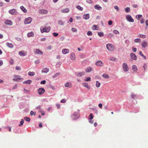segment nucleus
Masks as SVG:
<instances>
[{
  "label": "nucleus",
  "mask_w": 148,
  "mask_h": 148,
  "mask_svg": "<svg viewBox=\"0 0 148 148\" xmlns=\"http://www.w3.org/2000/svg\"><path fill=\"white\" fill-rule=\"evenodd\" d=\"M51 29L50 27H45L42 26L40 28V30L41 33H43L44 32H48L50 31Z\"/></svg>",
  "instance_id": "f257e3e1"
},
{
  "label": "nucleus",
  "mask_w": 148,
  "mask_h": 148,
  "mask_svg": "<svg viewBox=\"0 0 148 148\" xmlns=\"http://www.w3.org/2000/svg\"><path fill=\"white\" fill-rule=\"evenodd\" d=\"M77 112H76L71 115V118L73 120H75L78 119L79 116V110H77Z\"/></svg>",
  "instance_id": "f03ea898"
},
{
  "label": "nucleus",
  "mask_w": 148,
  "mask_h": 148,
  "mask_svg": "<svg viewBox=\"0 0 148 148\" xmlns=\"http://www.w3.org/2000/svg\"><path fill=\"white\" fill-rule=\"evenodd\" d=\"M106 48L110 51H113L115 49V47L110 44H108L106 45Z\"/></svg>",
  "instance_id": "7ed1b4c3"
},
{
  "label": "nucleus",
  "mask_w": 148,
  "mask_h": 148,
  "mask_svg": "<svg viewBox=\"0 0 148 148\" xmlns=\"http://www.w3.org/2000/svg\"><path fill=\"white\" fill-rule=\"evenodd\" d=\"M123 68V70L125 72H127L129 70V68L126 63L124 62L122 65Z\"/></svg>",
  "instance_id": "20e7f679"
},
{
  "label": "nucleus",
  "mask_w": 148,
  "mask_h": 148,
  "mask_svg": "<svg viewBox=\"0 0 148 148\" xmlns=\"http://www.w3.org/2000/svg\"><path fill=\"white\" fill-rule=\"evenodd\" d=\"M126 19L130 22H133L134 21V19L130 15H127L126 16Z\"/></svg>",
  "instance_id": "39448f33"
},
{
  "label": "nucleus",
  "mask_w": 148,
  "mask_h": 148,
  "mask_svg": "<svg viewBox=\"0 0 148 148\" xmlns=\"http://www.w3.org/2000/svg\"><path fill=\"white\" fill-rule=\"evenodd\" d=\"M32 21V18L30 17H28L25 18L24 21L25 24H27L30 23Z\"/></svg>",
  "instance_id": "423d86ee"
},
{
  "label": "nucleus",
  "mask_w": 148,
  "mask_h": 148,
  "mask_svg": "<svg viewBox=\"0 0 148 148\" xmlns=\"http://www.w3.org/2000/svg\"><path fill=\"white\" fill-rule=\"evenodd\" d=\"M9 12L12 15H16L17 13V12L15 9H13L9 11Z\"/></svg>",
  "instance_id": "0eeeda50"
},
{
  "label": "nucleus",
  "mask_w": 148,
  "mask_h": 148,
  "mask_svg": "<svg viewBox=\"0 0 148 148\" xmlns=\"http://www.w3.org/2000/svg\"><path fill=\"white\" fill-rule=\"evenodd\" d=\"M45 92V90L43 88H40L38 90V93L40 95L43 94Z\"/></svg>",
  "instance_id": "6e6552de"
},
{
  "label": "nucleus",
  "mask_w": 148,
  "mask_h": 148,
  "mask_svg": "<svg viewBox=\"0 0 148 148\" xmlns=\"http://www.w3.org/2000/svg\"><path fill=\"white\" fill-rule=\"evenodd\" d=\"M130 56L133 60H136L137 59V57L134 53H131L130 54Z\"/></svg>",
  "instance_id": "1a4fd4ad"
},
{
  "label": "nucleus",
  "mask_w": 148,
  "mask_h": 148,
  "mask_svg": "<svg viewBox=\"0 0 148 148\" xmlns=\"http://www.w3.org/2000/svg\"><path fill=\"white\" fill-rule=\"evenodd\" d=\"M85 74V73L84 72H76L75 73V75L77 76L80 77L82 76V75H84Z\"/></svg>",
  "instance_id": "9d476101"
},
{
  "label": "nucleus",
  "mask_w": 148,
  "mask_h": 148,
  "mask_svg": "<svg viewBox=\"0 0 148 148\" xmlns=\"http://www.w3.org/2000/svg\"><path fill=\"white\" fill-rule=\"evenodd\" d=\"M148 45V42L146 41H144L141 43V46L142 47L145 48Z\"/></svg>",
  "instance_id": "9b49d317"
},
{
  "label": "nucleus",
  "mask_w": 148,
  "mask_h": 148,
  "mask_svg": "<svg viewBox=\"0 0 148 148\" xmlns=\"http://www.w3.org/2000/svg\"><path fill=\"white\" fill-rule=\"evenodd\" d=\"M39 13L41 14H46L48 13V11L45 10H39Z\"/></svg>",
  "instance_id": "f8f14e48"
},
{
  "label": "nucleus",
  "mask_w": 148,
  "mask_h": 148,
  "mask_svg": "<svg viewBox=\"0 0 148 148\" xmlns=\"http://www.w3.org/2000/svg\"><path fill=\"white\" fill-rule=\"evenodd\" d=\"M94 8L95 9L98 10H101L102 9V7L99 4H96L94 6Z\"/></svg>",
  "instance_id": "ddd939ff"
},
{
  "label": "nucleus",
  "mask_w": 148,
  "mask_h": 148,
  "mask_svg": "<svg viewBox=\"0 0 148 148\" xmlns=\"http://www.w3.org/2000/svg\"><path fill=\"white\" fill-rule=\"evenodd\" d=\"M96 64L97 66H102L103 65V63L101 61H99L96 62Z\"/></svg>",
  "instance_id": "4468645a"
},
{
  "label": "nucleus",
  "mask_w": 148,
  "mask_h": 148,
  "mask_svg": "<svg viewBox=\"0 0 148 148\" xmlns=\"http://www.w3.org/2000/svg\"><path fill=\"white\" fill-rule=\"evenodd\" d=\"M83 18L85 20H88L90 18V14H84L83 15Z\"/></svg>",
  "instance_id": "2eb2a0df"
},
{
  "label": "nucleus",
  "mask_w": 148,
  "mask_h": 148,
  "mask_svg": "<svg viewBox=\"0 0 148 148\" xmlns=\"http://www.w3.org/2000/svg\"><path fill=\"white\" fill-rule=\"evenodd\" d=\"M5 23L6 25H12L13 24V23L11 20H6L5 21Z\"/></svg>",
  "instance_id": "dca6fc26"
},
{
  "label": "nucleus",
  "mask_w": 148,
  "mask_h": 148,
  "mask_svg": "<svg viewBox=\"0 0 148 148\" xmlns=\"http://www.w3.org/2000/svg\"><path fill=\"white\" fill-rule=\"evenodd\" d=\"M19 54L21 56H23L26 55L27 53L24 52L23 51H20L19 52Z\"/></svg>",
  "instance_id": "f3484780"
},
{
  "label": "nucleus",
  "mask_w": 148,
  "mask_h": 148,
  "mask_svg": "<svg viewBox=\"0 0 148 148\" xmlns=\"http://www.w3.org/2000/svg\"><path fill=\"white\" fill-rule=\"evenodd\" d=\"M62 52L64 54H66L69 52V51L68 49H63L62 51Z\"/></svg>",
  "instance_id": "a211bd4d"
},
{
  "label": "nucleus",
  "mask_w": 148,
  "mask_h": 148,
  "mask_svg": "<svg viewBox=\"0 0 148 148\" xmlns=\"http://www.w3.org/2000/svg\"><path fill=\"white\" fill-rule=\"evenodd\" d=\"M14 78L13 79V80L14 81L18 82L20 79L19 78L20 76L19 75H14Z\"/></svg>",
  "instance_id": "6ab92c4d"
},
{
  "label": "nucleus",
  "mask_w": 148,
  "mask_h": 148,
  "mask_svg": "<svg viewBox=\"0 0 148 148\" xmlns=\"http://www.w3.org/2000/svg\"><path fill=\"white\" fill-rule=\"evenodd\" d=\"M49 69L48 68H45L43 69L42 70V73H47L49 72Z\"/></svg>",
  "instance_id": "aec40b11"
},
{
  "label": "nucleus",
  "mask_w": 148,
  "mask_h": 148,
  "mask_svg": "<svg viewBox=\"0 0 148 148\" xmlns=\"http://www.w3.org/2000/svg\"><path fill=\"white\" fill-rule=\"evenodd\" d=\"M6 45L7 47L10 48H12L14 47V45L12 43H10L8 42L6 43Z\"/></svg>",
  "instance_id": "412c9836"
},
{
  "label": "nucleus",
  "mask_w": 148,
  "mask_h": 148,
  "mask_svg": "<svg viewBox=\"0 0 148 148\" xmlns=\"http://www.w3.org/2000/svg\"><path fill=\"white\" fill-rule=\"evenodd\" d=\"M32 82V81L31 80H27V81H25L23 82V83L24 84H30Z\"/></svg>",
  "instance_id": "4be33fe9"
},
{
  "label": "nucleus",
  "mask_w": 148,
  "mask_h": 148,
  "mask_svg": "<svg viewBox=\"0 0 148 148\" xmlns=\"http://www.w3.org/2000/svg\"><path fill=\"white\" fill-rule=\"evenodd\" d=\"M70 58L72 60H75V57L74 53L73 52L71 54Z\"/></svg>",
  "instance_id": "5701e85b"
},
{
  "label": "nucleus",
  "mask_w": 148,
  "mask_h": 148,
  "mask_svg": "<svg viewBox=\"0 0 148 148\" xmlns=\"http://www.w3.org/2000/svg\"><path fill=\"white\" fill-rule=\"evenodd\" d=\"M69 9L66 8L62 10H61V12L64 13H67L69 11Z\"/></svg>",
  "instance_id": "b1692460"
},
{
  "label": "nucleus",
  "mask_w": 148,
  "mask_h": 148,
  "mask_svg": "<svg viewBox=\"0 0 148 148\" xmlns=\"http://www.w3.org/2000/svg\"><path fill=\"white\" fill-rule=\"evenodd\" d=\"M71 83L70 82H67L65 84V86L70 88L71 86Z\"/></svg>",
  "instance_id": "393cba45"
},
{
  "label": "nucleus",
  "mask_w": 148,
  "mask_h": 148,
  "mask_svg": "<svg viewBox=\"0 0 148 148\" xmlns=\"http://www.w3.org/2000/svg\"><path fill=\"white\" fill-rule=\"evenodd\" d=\"M36 52L37 54H40L41 55L43 54V52L39 49H36Z\"/></svg>",
  "instance_id": "a878e982"
},
{
  "label": "nucleus",
  "mask_w": 148,
  "mask_h": 148,
  "mask_svg": "<svg viewBox=\"0 0 148 148\" xmlns=\"http://www.w3.org/2000/svg\"><path fill=\"white\" fill-rule=\"evenodd\" d=\"M58 24L60 25H63L64 24V22L60 20H58Z\"/></svg>",
  "instance_id": "bb28decb"
},
{
  "label": "nucleus",
  "mask_w": 148,
  "mask_h": 148,
  "mask_svg": "<svg viewBox=\"0 0 148 148\" xmlns=\"http://www.w3.org/2000/svg\"><path fill=\"white\" fill-rule=\"evenodd\" d=\"M93 69L92 67H88L86 70V71L87 72H89Z\"/></svg>",
  "instance_id": "cd10ccee"
},
{
  "label": "nucleus",
  "mask_w": 148,
  "mask_h": 148,
  "mask_svg": "<svg viewBox=\"0 0 148 148\" xmlns=\"http://www.w3.org/2000/svg\"><path fill=\"white\" fill-rule=\"evenodd\" d=\"M83 86L87 88L88 89H90V87L89 86L88 83H84L82 84Z\"/></svg>",
  "instance_id": "c85d7f7f"
},
{
  "label": "nucleus",
  "mask_w": 148,
  "mask_h": 148,
  "mask_svg": "<svg viewBox=\"0 0 148 148\" xmlns=\"http://www.w3.org/2000/svg\"><path fill=\"white\" fill-rule=\"evenodd\" d=\"M132 69L134 70L135 72L137 71V69L136 66L135 65H133L132 66Z\"/></svg>",
  "instance_id": "c756f323"
},
{
  "label": "nucleus",
  "mask_w": 148,
  "mask_h": 148,
  "mask_svg": "<svg viewBox=\"0 0 148 148\" xmlns=\"http://www.w3.org/2000/svg\"><path fill=\"white\" fill-rule=\"evenodd\" d=\"M20 8L22 10L24 13H26L27 12V10L23 6H21L20 7Z\"/></svg>",
  "instance_id": "7c9ffc66"
},
{
  "label": "nucleus",
  "mask_w": 148,
  "mask_h": 148,
  "mask_svg": "<svg viewBox=\"0 0 148 148\" xmlns=\"http://www.w3.org/2000/svg\"><path fill=\"white\" fill-rule=\"evenodd\" d=\"M27 37H29L31 36H33L34 35V33L33 32H30L28 33L27 34Z\"/></svg>",
  "instance_id": "2f4dec72"
},
{
  "label": "nucleus",
  "mask_w": 148,
  "mask_h": 148,
  "mask_svg": "<svg viewBox=\"0 0 148 148\" xmlns=\"http://www.w3.org/2000/svg\"><path fill=\"white\" fill-rule=\"evenodd\" d=\"M28 74L31 76H33L35 74V73L34 72L29 71L28 73Z\"/></svg>",
  "instance_id": "473e14b6"
},
{
  "label": "nucleus",
  "mask_w": 148,
  "mask_h": 148,
  "mask_svg": "<svg viewBox=\"0 0 148 148\" xmlns=\"http://www.w3.org/2000/svg\"><path fill=\"white\" fill-rule=\"evenodd\" d=\"M98 35L100 37H102L104 36L103 33V32H98Z\"/></svg>",
  "instance_id": "72a5a7b5"
},
{
  "label": "nucleus",
  "mask_w": 148,
  "mask_h": 148,
  "mask_svg": "<svg viewBox=\"0 0 148 148\" xmlns=\"http://www.w3.org/2000/svg\"><path fill=\"white\" fill-rule=\"evenodd\" d=\"M102 76L105 79H108L109 78V77L108 75L105 73L103 74Z\"/></svg>",
  "instance_id": "f704fd0d"
},
{
  "label": "nucleus",
  "mask_w": 148,
  "mask_h": 148,
  "mask_svg": "<svg viewBox=\"0 0 148 148\" xmlns=\"http://www.w3.org/2000/svg\"><path fill=\"white\" fill-rule=\"evenodd\" d=\"M91 80V78L89 77H87L85 78L84 80L86 81L87 82L90 81Z\"/></svg>",
  "instance_id": "c9c22d12"
},
{
  "label": "nucleus",
  "mask_w": 148,
  "mask_h": 148,
  "mask_svg": "<svg viewBox=\"0 0 148 148\" xmlns=\"http://www.w3.org/2000/svg\"><path fill=\"white\" fill-rule=\"evenodd\" d=\"M92 29L93 30H98L97 27V25H94L92 27Z\"/></svg>",
  "instance_id": "e433bc0d"
},
{
  "label": "nucleus",
  "mask_w": 148,
  "mask_h": 148,
  "mask_svg": "<svg viewBox=\"0 0 148 148\" xmlns=\"http://www.w3.org/2000/svg\"><path fill=\"white\" fill-rule=\"evenodd\" d=\"M76 8L78 9V10H81L82 11L83 10V8L82 7H81L80 5H77L76 6Z\"/></svg>",
  "instance_id": "4c0bfd02"
},
{
  "label": "nucleus",
  "mask_w": 148,
  "mask_h": 148,
  "mask_svg": "<svg viewBox=\"0 0 148 148\" xmlns=\"http://www.w3.org/2000/svg\"><path fill=\"white\" fill-rule=\"evenodd\" d=\"M24 119L27 122H29L30 121V119L29 118L26 116H25L24 117Z\"/></svg>",
  "instance_id": "58836bf2"
},
{
  "label": "nucleus",
  "mask_w": 148,
  "mask_h": 148,
  "mask_svg": "<svg viewBox=\"0 0 148 148\" xmlns=\"http://www.w3.org/2000/svg\"><path fill=\"white\" fill-rule=\"evenodd\" d=\"M139 54L141 56L143 57V58H144L145 59H146V56L143 55L141 51H140L139 52Z\"/></svg>",
  "instance_id": "ea45409f"
},
{
  "label": "nucleus",
  "mask_w": 148,
  "mask_h": 148,
  "mask_svg": "<svg viewBox=\"0 0 148 148\" xmlns=\"http://www.w3.org/2000/svg\"><path fill=\"white\" fill-rule=\"evenodd\" d=\"M125 10L126 12H130V9L129 7H127L125 9Z\"/></svg>",
  "instance_id": "a19ab883"
},
{
  "label": "nucleus",
  "mask_w": 148,
  "mask_h": 148,
  "mask_svg": "<svg viewBox=\"0 0 148 148\" xmlns=\"http://www.w3.org/2000/svg\"><path fill=\"white\" fill-rule=\"evenodd\" d=\"M100 83L98 81H96V86L98 88L99 87L100 85Z\"/></svg>",
  "instance_id": "79ce46f5"
},
{
  "label": "nucleus",
  "mask_w": 148,
  "mask_h": 148,
  "mask_svg": "<svg viewBox=\"0 0 148 148\" xmlns=\"http://www.w3.org/2000/svg\"><path fill=\"white\" fill-rule=\"evenodd\" d=\"M138 36L141 38H145L146 36L145 35H143V34H139L138 35Z\"/></svg>",
  "instance_id": "37998d69"
},
{
  "label": "nucleus",
  "mask_w": 148,
  "mask_h": 148,
  "mask_svg": "<svg viewBox=\"0 0 148 148\" xmlns=\"http://www.w3.org/2000/svg\"><path fill=\"white\" fill-rule=\"evenodd\" d=\"M93 116L92 113H90L89 116V119L90 120H91L93 119Z\"/></svg>",
  "instance_id": "c03bdc74"
},
{
  "label": "nucleus",
  "mask_w": 148,
  "mask_h": 148,
  "mask_svg": "<svg viewBox=\"0 0 148 148\" xmlns=\"http://www.w3.org/2000/svg\"><path fill=\"white\" fill-rule=\"evenodd\" d=\"M24 123V120L23 119H22L21 121L20 122V124L19 125V126H21Z\"/></svg>",
  "instance_id": "a18cd8bd"
},
{
  "label": "nucleus",
  "mask_w": 148,
  "mask_h": 148,
  "mask_svg": "<svg viewBox=\"0 0 148 148\" xmlns=\"http://www.w3.org/2000/svg\"><path fill=\"white\" fill-rule=\"evenodd\" d=\"M141 41V39L139 38H136L134 40V41L135 42H140Z\"/></svg>",
  "instance_id": "49530a36"
},
{
  "label": "nucleus",
  "mask_w": 148,
  "mask_h": 148,
  "mask_svg": "<svg viewBox=\"0 0 148 148\" xmlns=\"http://www.w3.org/2000/svg\"><path fill=\"white\" fill-rule=\"evenodd\" d=\"M87 35L88 36H91L92 35V34L91 32L90 31H89L87 33Z\"/></svg>",
  "instance_id": "de8ad7c7"
},
{
  "label": "nucleus",
  "mask_w": 148,
  "mask_h": 148,
  "mask_svg": "<svg viewBox=\"0 0 148 148\" xmlns=\"http://www.w3.org/2000/svg\"><path fill=\"white\" fill-rule=\"evenodd\" d=\"M60 75V73H56L55 75H54L53 77V78H56L57 77L58 75Z\"/></svg>",
  "instance_id": "09e8293b"
},
{
  "label": "nucleus",
  "mask_w": 148,
  "mask_h": 148,
  "mask_svg": "<svg viewBox=\"0 0 148 148\" xmlns=\"http://www.w3.org/2000/svg\"><path fill=\"white\" fill-rule=\"evenodd\" d=\"M113 32L116 34H119V32L117 30H114V31H113Z\"/></svg>",
  "instance_id": "8fccbe9b"
},
{
  "label": "nucleus",
  "mask_w": 148,
  "mask_h": 148,
  "mask_svg": "<svg viewBox=\"0 0 148 148\" xmlns=\"http://www.w3.org/2000/svg\"><path fill=\"white\" fill-rule=\"evenodd\" d=\"M114 8L117 11H119V8L118 6H114Z\"/></svg>",
  "instance_id": "3c124183"
},
{
  "label": "nucleus",
  "mask_w": 148,
  "mask_h": 148,
  "mask_svg": "<svg viewBox=\"0 0 148 148\" xmlns=\"http://www.w3.org/2000/svg\"><path fill=\"white\" fill-rule=\"evenodd\" d=\"M114 36V34L112 33H110L108 34V36L109 38H111Z\"/></svg>",
  "instance_id": "603ef678"
},
{
  "label": "nucleus",
  "mask_w": 148,
  "mask_h": 148,
  "mask_svg": "<svg viewBox=\"0 0 148 148\" xmlns=\"http://www.w3.org/2000/svg\"><path fill=\"white\" fill-rule=\"evenodd\" d=\"M142 16V15H140V14H139L138 15V17H136V18L138 20H139L140 18H141Z\"/></svg>",
  "instance_id": "864d4df0"
},
{
  "label": "nucleus",
  "mask_w": 148,
  "mask_h": 148,
  "mask_svg": "<svg viewBox=\"0 0 148 148\" xmlns=\"http://www.w3.org/2000/svg\"><path fill=\"white\" fill-rule=\"evenodd\" d=\"M72 31L73 32H77V30L76 28H72Z\"/></svg>",
  "instance_id": "5fc2aeb1"
},
{
  "label": "nucleus",
  "mask_w": 148,
  "mask_h": 148,
  "mask_svg": "<svg viewBox=\"0 0 148 148\" xmlns=\"http://www.w3.org/2000/svg\"><path fill=\"white\" fill-rule=\"evenodd\" d=\"M87 3H92V1L91 0H86Z\"/></svg>",
  "instance_id": "6e6d98bb"
},
{
  "label": "nucleus",
  "mask_w": 148,
  "mask_h": 148,
  "mask_svg": "<svg viewBox=\"0 0 148 148\" xmlns=\"http://www.w3.org/2000/svg\"><path fill=\"white\" fill-rule=\"evenodd\" d=\"M53 35L54 36L57 37L58 36V34L57 33L54 32L53 33Z\"/></svg>",
  "instance_id": "4d7b16f0"
},
{
  "label": "nucleus",
  "mask_w": 148,
  "mask_h": 148,
  "mask_svg": "<svg viewBox=\"0 0 148 148\" xmlns=\"http://www.w3.org/2000/svg\"><path fill=\"white\" fill-rule=\"evenodd\" d=\"M61 64V63L60 62H58L56 64V66L57 67H59Z\"/></svg>",
  "instance_id": "13d9d810"
},
{
  "label": "nucleus",
  "mask_w": 148,
  "mask_h": 148,
  "mask_svg": "<svg viewBox=\"0 0 148 148\" xmlns=\"http://www.w3.org/2000/svg\"><path fill=\"white\" fill-rule=\"evenodd\" d=\"M46 81L45 80H42V81L41 82H40V84H45V83H46Z\"/></svg>",
  "instance_id": "bf43d9fd"
},
{
  "label": "nucleus",
  "mask_w": 148,
  "mask_h": 148,
  "mask_svg": "<svg viewBox=\"0 0 148 148\" xmlns=\"http://www.w3.org/2000/svg\"><path fill=\"white\" fill-rule=\"evenodd\" d=\"M108 24L109 25H111L112 24V21H109L108 22Z\"/></svg>",
  "instance_id": "052dcab7"
},
{
  "label": "nucleus",
  "mask_w": 148,
  "mask_h": 148,
  "mask_svg": "<svg viewBox=\"0 0 148 148\" xmlns=\"http://www.w3.org/2000/svg\"><path fill=\"white\" fill-rule=\"evenodd\" d=\"M16 39L17 40V41H21L22 39L21 38H18V37H17L16 38Z\"/></svg>",
  "instance_id": "680f3d73"
},
{
  "label": "nucleus",
  "mask_w": 148,
  "mask_h": 148,
  "mask_svg": "<svg viewBox=\"0 0 148 148\" xmlns=\"http://www.w3.org/2000/svg\"><path fill=\"white\" fill-rule=\"evenodd\" d=\"M66 102V100L65 99H63L60 101V102L61 103H64Z\"/></svg>",
  "instance_id": "e2e57ef3"
},
{
  "label": "nucleus",
  "mask_w": 148,
  "mask_h": 148,
  "mask_svg": "<svg viewBox=\"0 0 148 148\" xmlns=\"http://www.w3.org/2000/svg\"><path fill=\"white\" fill-rule=\"evenodd\" d=\"M40 60H37L35 61V64H38L40 63Z\"/></svg>",
  "instance_id": "0e129e2a"
},
{
  "label": "nucleus",
  "mask_w": 148,
  "mask_h": 148,
  "mask_svg": "<svg viewBox=\"0 0 148 148\" xmlns=\"http://www.w3.org/2000/svg\"><path fill=\"white\" fill-rule=\"evenodd\" d=\"M132 50L134 52H136L137 50V48L135 47H132Z\"/></svg>",
  "instance_id": "69168bd1"
},
{
  "label": "nucleus",
  "mask_w": 148,
  "mask_h": 148,
  "mask_svg": "<svg viewBox=\"0 0 148 148\" xmlns=\"http://www.w3.org/2000/svg\"><path fill=\"white\" fill-rule=\"evenodd\" d=\"M16 70H18L19 71V70H21V68L20 67L17 66L16 67Z\"/></svg>",
  "instance_id": "338daca9"
},
{
  "label": "nucleus",
  "mask_w": 148,
  "mask_h": 148,
  "mask_svg": "<svg viewBox=\"0 0 148 148\" xmlns=\"http://www.w3.org/2000/svg\"><path fill=\"white\" fill-rule=\"evenodd\" d=\"M140 23H142V24L144 22V19L143 18H141L140 19Z\"/></svg>",
  "instance_id": "774afa93"
}]
</instances>
